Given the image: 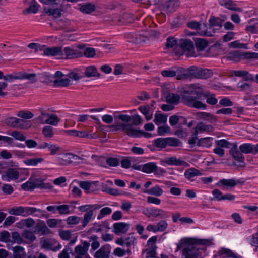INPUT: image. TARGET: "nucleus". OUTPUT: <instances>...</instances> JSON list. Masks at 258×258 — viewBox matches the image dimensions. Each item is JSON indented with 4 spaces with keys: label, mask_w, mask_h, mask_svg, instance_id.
<instances>
[{
    "label": "nucleus",
    "mask_w": 258,
    "mask_h": 258,
    "mask_svg": "<svg viewBox=\"0 0 258 258\" xmlns=\"http://www.w3.org/2000/svg\"><path fill=\"white\" fill-rule=\"evenodd\" d=\"M214 138L211 137L201 138L198 139L196 145L198 147H202L209 148L213 144Z\"/></svg>",
    "instance_id": "22"
},
{
    "label": "nucleus",
    "mask_w": 258,
    "mask_h": 258,
    "mask_svg": "<svg viewBox=\"0 0 258 258\" xmlns=\"http://www.w3.org/2000/svg\"><path fill=\"white\" fill-rule=\"evenodd\" d=\"M78 48L79 49H83L84 51L83 53V56H85L87 58L93 57L95 55V50L92 47L84 48L83 44H79L78 46Z\"/></svg>",
    "instance_id": "33"
},
{
    "label": "nucleus",
    "mask_w": 258,
    "mask_h": 258,
    "mask_svg": "<svg viewBox=\"0 0 258 258\" xmlns=\"http://www.w3.org/2000/svg\"><path fill=\"white\" fill-rule=\"evenodd\" d=\"M129 224L125 222H116L113 225V231L117 235L120 233H125L129 229Z\"/></svg>",
    "instance_id": "17"
},
{
    "label": "nucleus",
    "mask_w": 258,
    "mask_h": 258,
    "mask_svg": "<svg viewBox=\"0 0 258 258\" xmlns=\"http://www.w3.org/2000/svg\"><path fill=\"white\" fill-rule=\"evenodd\" d=\"M5 122L7 125L13 128L28 129L31 126L30 121H25L15 117H8L5 119Z\"/></svg>",
    "instance_id": "5"
},
{
    "label": "nucleus",
    "mask_w": 258,
    "mask_h": 258,
    "mask_svg": "<svg viewBox=\"0 0 258 258\" xmlns=\"http://www.w3.org/2000/svg\"><path fill=\"white\" fill-rule=\"evenodd\" d=\"M199 118L208 121L212 123L214 120V116L210 113L206 112H200L197 113Z\"/></svg>",
    "instance_id": "36"
},
{
    "label": "nucleus",
    "mask_w": 258,
    "mask_h": 258,
    "mask_svg": "<svg viewBox=\"0 0 258 258\" xmlns=\"http://www.w3.org/2000/svg\"><path fill=\"white\" fill-rule=\"evenodd\" d=\"M167 121V116L163 114H156L154 122L156 125L159 123H164Z\"/></svg>",
    "instance_id": "47"
},
{
    "label": "nucleus",
    "mask_w": 258,
    "mask_h": 258,
    "mask_svg": "<svg viewBox=\"0 0 258 258\" xmlns=\"http://www.w3.org/2000/svg\"><path fill=\"white\" fill-rule=\"evenodd\" d=\"M16 115L24 119H30L34 116V114L31 112L26 110H21L18 111Z\"/></svg>",
    "instance_id": "43"
},
{
    "label": "nucleus",
    "mask_w": 258,
    "mask_h": 258,
    "mask_svg": "<svg viewBox=\"0 0 258 258\" xmlns=\"http://www.w3.org/2000/svg\"><path fill=\"white\" fill-rule=\"evenodd\" d=\"M19 223L22 227L25 226L27 228H30L34 225L35 222L32 218H28L21 220Z\"/></svg>",
    "instance_id": "45"
},
{
    "label": "nucleus",
    "mask_w": 258,
    "mask_h": 258,
    "mask_svg": "<svg viewBox=\"0 0 258 258\" xmlns=\"http://www.w3.org/2000/svg\"><path fill=\"white\" fill-rule=\"evenodd\" d=\"M237 87L243 92H249L251 90V85L249 83L243 81L239 82L237 84Z\"/></svg>",
    "instance_id": "50"
},
{
    "label": "nucleus",
    "mask_w": 258,
    "mask_h": 258,
    "mask_svg": "<svg viewBox=\"0 0 258 258\" xmlns=\"http://www.w3.org/2000/svg\"><path fill=\"white\" fill-rule=\"evenodd\" d=\"M14 258H26L25 248L20 246L13 247Z\"/></svg>",
    "instance_id": "31"
},
{
    "label": "nucleus",
    "mask_w": 258,
    "mask_h": 258,
    "mask_svg": "<svg viewBox=\"0 0 258 258\" xmlns=\"http://www.w3.org/2000/svg\"><path fill=\"white\" fill-rule=\"evenodd\" d=\"M6 175H2V178L3 180L10 181L16 180L19 177V172L16 168H9L6 171Z\"/></svg>",
    "instance_id": "13"
},
{
    "label": "nucleus",
    "mask_w": 258,
    "mask_h": 258,
    "mask_svg": "<svg viewBox=\"0 0 258 258\" xmlns=\"http://www.w3.org/2000/svg\"><path fill=\"white\" fill-rule=\"evenodd\" d=\"M180 2L178 0H168L164 2L161 6V10L166 13H171L179 7Z\"/></svg>",
    "instance_id": "11"
},
{
    "label": "nucleus",
    "mask_w": 258,
    "mask_h": 258,
    "mask_svg": "<svg viewBox=\"0 0 258 258\" xmlns=\"http://www.w3.org/2000/svg\"><path fill=\"white\" fill-rule=\"evenodd\" d=\"M187 26L190 29L199 30V33L200 32V31L205 30L204 28H203V25H202L200 22L196 21H191L188 22Z\"/></svg>",
    "instance_id": "44"
},
{
    "label": "nucleus",
    "mask_w": 258,
    "mask_h": 258,
    "mask_svg": "<svg viewBox=\"0 0 258 258\" xmlns=\"http://www.w3.org/2000/svg\"><path fill=\"white\" fill-rule=\"evenodd\" d=\"M181 47L185 51H190L194 49V44L191 40L189 39H185L181 42Z\"/></svg>",
    "instance_id": "41"
},
{
    "label": "nucleus",
    "mask_w": 258,
    "mask_h": 258,
    "mask_svg": "<svg viewBox=\"0 0 258 258\" xmlns=\"http://www.w3.org/2000/svg\"><path fill=\"white\" fill-rule=\"evenodd\" d=\"M45 11L48 16H52L54 18H58L61 16V10L58 8H49L45 9Z\"/></svg>",
    "instance_id": "42"
},
{
    "label": "nucleus",
    "mask_w": 258,
    "mask_h": 258,
    "mask_svg": "<svg viewBox=\"0 0 258 258\" xmlns=\"http://www.w3.org/2000/svg\"><path fill=\"white\" fill-rule=\"evenodd\" d=\"M188 72L191 77L201 79V75L202 74L201 68H198L194 66H191L189 68Z\"/></svg>",
    "instance_id": "39"
},
{
    "label": "nucleus",
    "mask_w": 258,
    "mask_h": 258,
    "mask_svg": "<svg viewBox=\"0 0 258 258\" xmlns=\"http://www.w3.org/2000/svg\"><path fill=\"white\" fill-rule=\"evenodd\" d=\"M203 86L199 84H191L189 89L185 90L182 95V102L185 105L199 109L205 110L207 105L202 101L212 105H216L218 99L214 94L207 91L205 92Z\"/></svg>",
    "instance_id": "1"
},
{
    "label": "nucleus",
    "mask_w": 258,
    "mask_h": 258,
    "mask_svg": "<svg viewBox=\"0 0 258 258\" xmlns=\"http://www.w3.org/2000/svg\"><path fill=\"white\" fill-rule=\"evenodd\" d=\"M219 258H240L241 256L235 253L230 249L222 248L218 252Z\"/></svg>",
    "instance_id": "18"
},
{
    "label": "nucleus",
    "mask_w": 258,
    "mask_h": 258,
    "mask_svg": "<svg viewBox=\"0 0 258 258\" xmlns=\"http://www.w3.org/2000/svg\"><path fill=\"white\" fill-rule=\"evenodd\" d=\"M254 144L243 143L240 145L239 150L243 154H252L254 155Z\"/></svg>",
    "instance_id": "30"
},
{
    "label": "nucleus",
    "mask_w": 258,
    "mask_h": 258,
    "mask_svg": "<svg viewBox=\"0 0 258 258\" xmlns=\"http://www.w3.org/2000/svg\"><path fill=\"white\" fill-rule=\"evenodd\" d=\"M34 232L36 234L41 233L42 235H45L49 234L51 230L47 227L45 223L43 221H40L34 227Z\"/></svg>",
    "instance_id": "16"
},
{
    "label": "nucleus",
    "mask_w": 258,
    "mask_h": 258,
    "mask_svg": "<svg viewBox=\"0 0 258 258\" xmlns=\"http://www.w3.org/2000/svg\"><path fill=\"white\" fill-rule=\"evenodd\" d=\"M181 99L182 97L177 93H168L166 96V102L174 105L178 104Z\"/></svg>",
    "instance_id": "23"
},
{
    "label": "nucleus",
    "mask_w": 258,
    "mask_h": 258,
    "mask_svg": "<svg viewBox=\"0 0 258 258\" xmlns=\"http://www.w3.org/2000/svg\"><path fill=\"white\" fill-rule=\"evenodd\" d=\"M34 189H48V186L47 184L43 182V180L40 178H37L34 181Z\"/></svg>",
    "instance_id": "54"
},
{
    "label": "nucleus",
    "mask_w": 258,
    "mask_h": 258,
    "mask_svg": "<svg viewBox=\"0 0 258 258\" xmlns=\"http://www.w3.org/2000/svg\"><path fill=\"white\" fill-rule=\"evenodd\" d=\"M168 226L167 222L165 220H161L157 224L158 232L164 231Z\"/></svg>",
    "instance_id": "63"
},
{
    "label": "nucleus",
    "mask_w": 258,
    "mask_h": 258,
    "mask_svg": "<svg viewBox=\"0 0 258 258\" xmlns=\"http://www.w3.org/2000/svg\"><path fill=\"white\" fill-rule=\"evenodd\" d=\"M44 161V159L43 158H31L28 159L24 161V163L25 165L27 166H36L38 165V164L42 163Z\"/></svg>",
    "instance_id": "40"
},
{
    "label": "nucleus",
    "mask_w": 258,
    "mask_h": 258,
    "mask_svg": "<svg viewBox=\"0 0 258 258\" xmlns=\"http://www.w3.org/2000/svg\"><path fill=\"white\" fill-rule=\"evenodd\" d=\"M201 79H202L209 78L213 75V72L210 69L201 68Z\"/></svg>",
    "instance_id": "60"
},
{
    "label": "nucleus",
    "mask_w": 258,
    "mask_h": 258,
    "mask_svg": "<svg viewBox=\"0 0 258 258\" xmlns=\"http://www.w3.org/2000/svg\"><path fill=\"white\" fill-rule=\"evenodd\" d=\"M111 245L105 244L96 251L94 254V258H110L111 253Z\"/></svg>",
    "instance_id": "12"
},
{
    "label": "nucleus",
    "mask_w": 258,
    "mask_h": 258,
    "mask_svg": "<svg viewBox=\"0 0 258 258\" xmlns=\"http://www.w3.org/2000/svg\"><path fill=\"white\" fill-rule=\"evenodd\" d=\"M34 233V232L27 230L23 234V236L29 240L30 242H32L36 239Z\"/></svg>",
    "instance_id": "64"
},
{
    "label": "nucleus",
    "mask_w": 258,
    "mask_h": 258,
    "mask_svg": "<svg viewBox=\"0 0 258 258\" xmlns=\"http://www.w3.org/2000/svg\"><path fill=\"white\" fill-rule=\"evenodd\" d=\"M216 145L221 148H230L233 144L230 143L226 139L216 140Z\"/></svg>",
    "instance_id": "52"
},
{
    "label": "nucleus",
    "mask_w": 258,
    "mask_h": 258,
    "mask_svg": "<svg viewBox=\"0 0 258 258\" xmlns=\"http://www.w3.org/2000/svg\"><path fill=\"white\" fill-rule=\"evenodd\" d=\"M69 78L74 81H79L81 79L84 77L83 73H79L77 72H72L68 74Z\"/></svg>",
    "instance_id": "53"
},
{
    "label": "nucleus",
    "mask_w": 258,
    "mask_h": 258,
    "mask_svg": "<svg viewBox=\"0 0 258 258\" xmlns=\"http://www.w3.org/2000/svg\"><path fill=\"white\" fill-rule=\"evenodd\" d=\"M96 10V6L91 3L83 4L80 6V11L86 14H90L94 12Z\"/></svg>",
    "instance_id": "26"
},
{
    "label": "nucleus",
    "mask_w": 258,
    "mask_h": 258,
    "mask_svg": "<svg viewBox=\"0 0 258 258\" xmlns=\"http://www.w3.org/2000/svg\"><path fill=\"white\" fill-rule=\"evenodd\" d=\"M0 241L4 242L11 241L10 233L7 231H4L0 232Z\"/></svg>",
    "instance_id": "62"
},
{
    "label": "nucleus",
    "mask_w": 258,
    "mask_h": 258,
    "mask_svg": "<svg viewBox=\"0 0 258 258\" xmlns=\"http://www.w3.org/2000/svg\"><path fill=\"white\" fill-rule=\"evenodd\" d=\"M23 217H27L29 215L40 217V214L44 212L43 210L34 207L23 206Z\"/></svg>",
    "instance_id": "14"
},
{
    "label": "nucleus",
    "mask_w": 258,
    "mask_h": 258,
    "mask_svg": "<svg viewBox=\"0 0 258 258\" xmlns=\"http://www.w3.org/2000/svg\"><path fill=\"white\" fill-rule=\"evenodd\" d=\"M21 188L26 191H33L34 190V181H31L30 180L23 183L21 185Z\"/></svg>",
    "instance_id": "51"
},
{
    "label": "nucleus",
    "mask_w": 258,
    "mask_h": 258,
    "mask_svg": "<svg viewBox=\"0 0 258 258\" xmlns=\"http://www.w3.org/2000/svg\"><path fill=\"white\" fill-rule=\"evenodd\" d=\"M112 212V209L110 207H104L101 209L100 214L97 216V219H100L105 215H109Z\"/></svg>",
    "instance_id": "61"
},
{
    "label": "nucleus",
    "mask_w": 258,
    "mask_h": 258,
    "mask_svg": "<svg viewBox=\"0 0 258 258\" xmlns=\"http://www.w3.org/2000/svg\"><path fill=\"white\" fill-rule=\"evenodd\" d=\"M171 128L168 125L160 126L158 127L157 133L159 136H164L170 133Z\"/></svg>",
    "instance_id": "57"
},
{
    "label": "nucleus",
    "mask_w": 258,
    "mask_h": 258,
    "mask_svg": "<svg viewBox=\"0 0 258 258\" xmlns=\"http://www.w3.org/2000/svg\"><path fill=\"white\" fill-rule=\"evenodd\" d=\"M10 135L16 140L20 141H24L26 140L25 136L18 131H14L12 132Z\"/></svg>",
    "instance_id": "59"
},
{
    "label": "nucleus",
    "mask_w": 258,
    "mask_h": 258,
    "mask_svg": "<svg viewBox=\"0 0 258 258\" xmlns=\"http://www.w3.org/2000/svg\"><path fill=\"white\" fill-rule=\"evenodd\" d=\"M225 15H221L220 17H216L211 15L209 19V24L203 23V28L205 30L200 31L199 35L202 36L211 37L215 33L220 30L223 27V23L226 20Z\"/></svg>",
    "instance_id": "3"
},
{
    "label": "nucleus",
    "mask_w": 258,
    "mask_h": 258,
    "mask_svg": "<svg viewBox=\"0 0 258 258\" xmlns=\"http://www.w3.org/2000/svg\"><path fill=\"white\" fill-rule=\"evenodd\" d=\"M212 241L208 239H199L197 238H182L177 243L175 251L182 249V255L184 258H198L201 256V252L196 245L209 246Z\"/></svg>",
    "instance_id": "2"
},
{
    "label": "nucleus",
    "mask_w": 258,
    "mask_h": 258,
    "mask_svg": "<svg viewBox=\"0 0 258 258\" xmlns=\"http://www.w3.org/2000/svg\"><path fill=\"white\" fill-rule=\"evenodd\" d=\"M101 207V205L98 204L84 205L79 206L78 209L81 212H86V213L87 211H90V210L94 211L95 210L99 209Z\"/></svg>",
    "instance_id": "37"
},
{
    "label": "nucleus",
    "mask_w": 258,
    "mask_h": 258,
    "mask_svg": "<svg viewBox=\"0 0 258 258\" xmlns=\"http://www.w3.org/2000/svg\"><path fill=\"white\" fill-rule=\"evenodd\" d=\"M83 74L84 77L88 78L95 77L99 78L101 75L100 74L97 72L96 67L93 65L86 67Z\"/></svg>",
    "instance_id": "21"
},
{
    "label": "nucleus",
    "mask_w": 258,
    "mask_h": 258,
    "mask_svg": "<svg viewBox=\"0 0 258 258\" xmlns=\"http://www.w3.org/2000/svg\"><path fill=\"white\" fill-rule=\"evenodd\" d=\"M23 206H17L12 208L9 211V213L11 215L15 216H23Z\"/></svg>",
    "instance_id": "56"
},
{
    "label": "nucleus",
    "mask_w": 258,
    "mask_h": 258,
    "mask_svg": "<svg viewBox=\"0 0 258 258\" xmlns=\"http://www.w3.org/2000/svg\"><path fill=\"white\" fill-rule=\"evenodd\" d=\"M39 5L36 1H34L33 4L30 5L26 9V11L28 13L36 14L39 10Z\"/></svg>",
    "instance_id": "58"
},
{
    "label": "nucleus",
    "mask_w": 258,
    "mask_h": 258,
    "mask_svg": "<svg viewBox=\"0 0 258 258\" xmlns=\"http://www.w3.org/2000/svg\"><path fill=\"white\" fill-rule=\"evenodd\" d=\"M82 56V52L70 47H66L62 50V55L61 59H73Z\"/></svg>",
    "instance_id": "10"
},
{
    "label": "nucleus",
    "mask_w": 258,
    "mask_h": 258,
    "mask_svg": "<svg viewBox=\"0 0 258 258\" xmlns=\"http://www.w3.org/2000/svg\"><path fill=\"white\" fill-rule=\"evenodd\" d=\"M93 215V211L90 210L85 213L84 215V219L82 222V226L83 228L85 227L88 223L90 221Z\"/></svg>",
    "instance_id": "48"
},
{
    "label": "nucleus",
    "mask_w": 258,
    "mask_h": 258,
    "mask_svg": "<svg viewBox=\"0 0 258 258\" xmlns=\"http://www.w3.org/2000/svg\"><path fill=\"white\" fill-rule=\"evenodd\" d=\"M62 55V49L61 47H49L44 51L45 56H56L58 58L61 59Z\"/></svg>",
    "instance_id": "15"
},
{
    "label": "nucleus",
    "mask_w": 258,
    "mask_h": 258,
    "mask_svg": "<svg viewBox=\"0 0 258 258\" xmlns=\"http://www.w3.org/2000/svg\"><path fill=\"white\" fill-rule=\"evenodd\" d=\"M71 80L69 78L55 79L53 81V86L54 87H67L71 84Z\"/></svg>",
    "instance_id": "34"
},
{
    "label": "nucleus",
    "mask_w": 258,
    "mask_h": 258,
    "mask_svg": "<svg viewBox=\"0 0 258 258\" xmlns=\"http://www.w3.org/2000/svg\"><path fill=\"white\" fill-rule=\"evenodd\" d=\"M139 110L146 117L147 120H150L152 118V115L149 114V107L148 106H141L139 108Z\"/></svg>",
    "instance_id": "46"
},
{
    "label": "nucleus",
    "mask_w": 258,
    "mask_h": 258,
    "mask_svg": "<svg viewBox=\"0 0 258 258\" xmlns=\"http://www.w3.org/2000/svg\"><path fill=\"white\" fill-rule=\"evenodd\" d=\"M229 153L233 158L239 163V166L243 167L245 165V157L238 150L236 143H233V146L230 149Z\"/></svg>",
    "instance_id": "8"
},
{
    "label": "nucleus",
    "mask_w": 258,
    "mask_h": 258,
    "mask_svg": "<svg viewBox=\"0 0 258 258\" xmlns=\"http://www.w3.org/2000/svg\"><path fill=\"white\" fill-rule=\"evenodd\" d=\"M152 146L158 149V151L166 148L168 146L171 147H181L182 142L178 138L175 137L158 138L152 141V145L148 146V148L153 152L155 148H152Z\"/></svg>",
    "instance_id": "4"
},
{
    "label": "nucleus",
    "mask_w": 258,
    "mask_h": 258,
    "mask_svg": "<svg viewBox=\"0 0 258 258\" xmlns=\"http://www.w3.org/2000/svg\"><path fill=\"white\" fill-rule=\"evenodd\" d=\"M142 136H144L146 138H150L152 137V134L148 132H144L142 130L134 128L132 137L140 138Z\"/></svg>",
    "instance_id": "35"
},
{
    "label": "nucleus",
    "mask_w": 258,
    "mask_h": 258,
    "mask_svg": "<svg viewBox=\"0 0 258 258\" xmlns=\"http://www.w3.org/2000/svg\"><path fill=\"white\" fill-rule=\"evenodd\" d=\"M202 175L201 172L194 168L191 167L186 170L184 173V176L188 180L191 181V179L196 176H201Z\"/></svg>",
    "instance_id": "27"
},
{
    "label": "nucleus",
    "mask_w": 258,
    "mask_h": 258,
    "mask_svg": "<svg viewBox=\"0 0 258 258\" xmlns=\"http://www.w3.org/2000/svg\"><path fill=\"white\" fill-rule=\"evenodd\" d=\"M59 121L60 119L56 114H49L48 117L46 119L45 124L56 126L58 125Z\"/></svg>",
    "instance_id": "38"
},
{
    "label": "nucleus",
    "mask_w": 258,
    "mask_h": 258,
    "mask_svg": "<svg viewBox=\"0 0 258 258\" xmlns=\"http://www.w3.org/2000/svg\"><path fill=\"white\" fill-rule=\"evenodd\" d=\"M81 158L78 155L72 153H66L61 155L58 158V163L61 165H68L71 164L74 161L75 163H79Z\"/></svg>",
    "instance_id": "7"
},
{
    "label": "nucleus",
    "mask_w": 258,
    "mask_h": 258,
    "mask_svg": "<svg viewBox=\"0 0 258 258\" xmlns=\"http://www.w3.org/2000/svg\"><path fill=\"white\" fill-rule=\"evenodd\" d=\"M160 209L156 207L153 208H146L143 211V213L146 215L148 217H154L157 218L159 216V212H160Z\"/></svg>",
    "instance_id": "32"
},
{
    "label": "nucleus",
    "mask_w": 258,
    "mask_h": 258,
    "mask_svg": "<svg viewBox=\"0 0 258 258\" xmlns=\"http://www.w3.org/2000/svg\"><path fill=\"white\" fill-rule=\"evenodd\" d=\"M36 74L35 73L28 74L22 72H16L14 75L15 80H23L25 79H28L32 82L36 81Z\"/></svg>",
    "instance_id": "19"
},
{
    "label": "nucleus",
    "mask_w": 258,
    "mask_h": 258,
    "mask_svg": "<svg viewBox=\"0 0 258 258\" xmlns=\"http://www.w3.org/2000/svg\"><path fill=\"white\" fill-rule=\"evenodd\" d=\"M194 41L198 51H203L208 46V42L204 38H195Z\"/></svg>",
    "instance_id": "29"
},
{
    "label": "nucleus",
    "mask_w": 258,
    "mask_h": 258,
    "mask_svg": "<svg viewBox=\"0 0 258 258\" xmlns=\"http://www.w3.org/2000/svg\"><path fill=\"white\" fill-rule=\"evenodd\" d=\"M243 52L238 50L230 51L228 53L227 58L228 60L233 62H239L242 58H243Z\"/></svg>",
    "instance_id": "20"
},
{
    "label": "nucleus",
    "mask_w": 258,
    "mask_h": 258,
    "mask_svg": "<svg viewBox=\"0 0 258 258\" xmlns=\"http://www.w3.org/2000/svg\"><path fill=\"white\" fill-rule=\"evenodd\" d=\"M42 134L46 138H52L54 134L53 128L49 125L45 126L42 129Z\"/></svg>",
    "instance_id": "49"
},
{
    "label": "nucleus",
    "mask_w": 258,
    "mask_h": 258,
    "mask_svg": "<svg viewBox=\"0 0 258 258\" xmlns=\"http://www.w3.org/2000/svg\"><path fill=\"white\" fill-rule=\"evenodd\" d=\"M158 170V166L155 162H150L143 164V172L150 174L155 173Z\"/></svg>",
    "instance_id": "24"
},
{
    "label": "nucleus",
    "mask_w": 258,
    "mask_h": 258,
    "mask_svg": "<svg viewBox=\"0 0 258 258\" xmlns=\"http://www.w3.org/2000/svg\"><path fill=\"white\" fill-rule=\"evenodd\" d=\"M245 179L243 178H230V179H221L217 182L215 185L222 189L226 188H233L237 184L243 185L245 183Z\"/></svg>",
    "instance_id": "6"
},
{
    "label": "nucleus",
    "mask_w": 258,
    "mask_h": 258,
    "mask_svg": "<svg viewBox=\"0 0 258 258\" xmlns=\"http://www.w3.org/2000/svg\"><path fill=\"white\" fill-rule=\"evenodd\" d=\"M112 132L124 131L126 134L130 137H132L134 128L130 123H119L116 125H109Z\"/></svg>",
    "instance_id": "9"
},
{
    "label": "nucleus",
    "mask_w": 258,
    "mask_h": 258,
    "mask_svg": "<svg viewBox=\"0 0 258 258\" xmlns=\"http://www.w3.org/2000/svg\"><path fill=\"white\" fill-rule=\"evenodd\" d=\"M164 162L168 165L180 166L184 165L185 162L176 157H170L165 159Z\"/></svg>",
    "instance_id": "28"
},
{
    "label": "nucleus",
    "mask_w": 258,
    "mask_h": 258,
    "mask_svg": "<svg viewBox=\"0 0 258 258\" xmlns=\"http://www.w3.org/2000/svg\"><path fill=\"white\" fill-rule=\"evenodd\" d=\"M142 192L146 194L158 197L161 196L163 194V190L159 185H156L150 189H142Z\"/></svg>",
    "instance_id": "25"
},
{
    "label": "nucleus",
    "mask_w": 258,
    "mask_h": 258,
    "mask_svg": "<svg viewBox=\"0 0 258 258\" xmlns=\"http://www.w3.org/2000/svg\"><path fill=\"white\" fill-rule=\"evenodd\" d=\"M11 238L12 240L10 242L13 243L21 244L24 242V241L20 234L17 232H14L12 233Z\"/></svg>",
    "instance_id": "55"
}]
</instances>
